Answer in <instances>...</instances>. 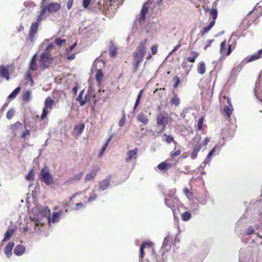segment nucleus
<instances>
[{
    "instance_id": "obj_50",
    "label": "nucleus",
    "mask_w": 262,
    "mask_h": 262,
    "mask_svg": "<svg viewBox=\"0 0 262 262\" xmlns=\"http://www.w3.org/2000/svg\"><path fill=\"white\" fill-rule=\"evenodd\" d=\"M125 122V114H123L122 118L121 119V120H120V121L119 122V126L122 127L124 125Z\"/></svg>"
},
{
    "instance_id": "obj_59",
    "label": "nucleus",
    "mask_w": 262,
    "mask_h": 262,
    "mask_svg": "<svg viewBox=\"0 0 262 262\" xmlns=\"http://www.w3.org/2000/svg\"><path fill=\"white\" fill-rule=\"evenodd\" d=\"M97 198V195L95 194H93L92 196H91L89 199L88 200V202L90 203L92 201H94Z\"/></svg>"
},
{
    "instance_id": "obj_46",
    "label": "nucleus",
    "mask_w": 262,
    "mask_h": 262,
    "mask_svg": "<svg viewBox=\"0 0 262 262\" xmlns=\"http://www.w3.org/2000/svg\"><path fill=\"white\" fill-rule=\"evenodd\" d=\"M66 42V39L61 38H56L55 40V43L59 46H61Z\"/></svg>"
},
{
    "instance_id": "obj_44",
    "label": "nucleus",
    "mask_w": 262,
    "mask_h": 262,
    "mask_svg": "<svg viewBox=\"0 0 262 262\" xmlns=\"http://www.w3.org/2000/svg\"><path fill=\"white\" fill-rule=\"evenodd\" d=\"M103 76V73L101 70H98L97 72L96 75V80L99 82L102 79Z\"/></svg>"
},
{
    "instance_id": "obj_45",
    "label": "nucleus",
    "mask_w": 262,
    "mask_h": 262,
    "mask_svg": "<svg viewBox=\"0 0 262 262\" xmlns=\"http://www.w3.org/2000/svg\"><path fill=\"white\" fill-rule=\"evenodd\" d=\"M15 111L13 109H10L6 114V117L8 119L10 120L14 115Z\"/></svg>"
},
{
    "instance_id": "obj_14",
    "label": "nucleus",
    "mask_w": 262,
    "mask_h": 262,
    "mask_svg": "<svg viewBox=\"0 0 262 262\" xmlns=\"http://www.w3.org/2000/svg\"><path fill=\"white\" fill-rule=\"evenodd\" d=\"M149 8V3H146L144 4L142 10L141 11V13L140 14V17L139 18V21L140 24H142L145 22V15L147 12L148 9Z\"/></svg>"
},
{
    "instance_id": "obj_21",
    "label": "nucleus",
    "mask_w": 262,
    "mask_h": 262,
    "mask_svg": "<svg viewBox=\"0 0 262 262\" xmlns=\"http://www.w3.org/2000/svg\"><path fill=\"white\" fill-rule=\"evenodd\" d=\"M99 170V167H96L92 170V172L87 174L85 177V181H89L92 180L96 176V173Z\"/></svg>"
},
{
    "instance_id": "obj_24",
    "label": "nucleus",
    "mask_w": 262,
    "mask_h": 262,
    "mask_svg": "<svg viewBox=\"0 0 262 262\" xmlns=\"http://www.w3.org/2000/svg\"><path fill=\"white\" fill-rule=\"evenodd\" d=\"M23 100L24 102H29L32 98V91L31 90H28L24 92L22 95Z\"/></svg>"
},
{
    "instance_id": "obj_55",
    "label": "nucleus",
    "mask_w": 262,
    "mask_h": 262,
    "mask_svg": "<svg viewBox=\"0 0 262 262\" xmlns=\"http://www.w3.org/2000/svg\"><path fill=\"white\" fill-rule=\"evenodd\" d=\"M76 46V43L75 42L70 47H68L66 50L67 52L69 53Z\"/></svg>"
},
{
    "instance_id": "obj_13",
    "label": "nucleus",
    "mask_w": 262,
    "mask_h": 262,
    "mask_svg": "<svg viewBox=\"0 0 262 262\" xmlns=\"http://www.w3.org/2000/svg\"><path fill=\"white\" fill-rule=\"evenodd\" d=\"M111 180V176L108 175L105 179L100 181L99 183L100 190L103 191L107 189L110 185Z\"/></svg>"
},
{
    "instance_id": "obj_32",
    "label": "nucleus",
    "mask_w": 262,
    "mask_h": 262,
    "mask_svg": "<svg viewBox=\"0 0 262 262\" xmlns=\"http://www.w3.org/2000/svg\"><path fill=\"white\" fill-rule=\"evenodd\" d=\"M180 100L177 95H174L170 99L171 105L177 106L180 104Z\"/></svg>"
},
{
    "instance_id": "obj_39",
    "label": "nucleus",
    "mask_w": 262,
    "mask_h": 262,
    "mask_svg": "<svg viewBox=\"0 0 262 262\" xmlns=\"http://www.w3.org/2000/svg\"><path fill=\"white\" fill-rule=\"evenodd\" d=\"M84 90L81 91L76 99V100L79 102L80 105L83 106L85 103V101H84L82 98V95L84 92Z\"/></svg>"
},
{
    "instance_id": "obj_28",
    "label": "nucleus",
    "mask_w": 262,
    "mask_h": 262,
    "mask_svg": "<svg viewBox=\"0 0 262 262\" xmlns=\"http://www.w3.org/2000/svg\"><path fill=\"white\" fill-rule=\"evenodd\" d=\"M36 54L33 55L32 57L30 63V69L32 71H36L37 69V63L36 61Z\"/></svg>"
},
{
    "instance_id": "obj_53",
    "label": "nucleus",
    "mask_w": 262,
    "mask_h": 262,
    "mask_svg": "<svg viewBox=\"0 0 262 262\" xmlns=\"http://www.w3.org/2000/svg\"><path fill=\"white\" fill-rule=\"evenodd\" d=\"M181 43L179 41L177 46L174 47L173 49L169 53V54H171L174 52H176L177 50H178L181 46Z\"/></svg>"
},
{
    "instance_id": "obj_7",
    "label": "nucleus",
    "mask_w": 262,
    "mask_h": 262,
    "mask_svg": "<svg viewBox=\"0 0 262 262\" xmlns=\"http://www.w3.org/2000/svg\"><path fill=\"white\" fill-rule=\"evenodd\" d=\"M53 60L51 57V54L49 51H45L42 53L40 56V67L42 69L47 68Z\"/></svg>"
},
{
    "instance_id": "obj_48",
    "label": "nucleus",
    "mask_w": 262,
    "mask_h": 262,
    "mask_svg": "<svg viewBox=\"0 0 262 262\" xmlns=\"http://www.w3.org/2000/svg\"><path fill=\"white\" fill-rule=\"evenodd\" d=\"M34 177V173L32 170L30 171L29 173L26 176V179L27 180H33Z\"/></svg>"
},
{
    "instance_id": "obj_58",
    "label": "nucleus",
    "mask_w": 262,
    "mask_h": 262,
    "mask_svg": "<svg viewBox=\"0 0 262 262\" xmlns=\"http://www.w3.org/2000/svg\"><path fill=\"white\" fill-rule=\"evenodd\" d=\"M84 207V205L82 203H78L76 204V208H75V210H78L79 209Z\"/></svg>"
},
{
    "instance_id": "obj_18",
    "label": "nucleus",
    "mask_w": 262,
    "mask_h": 262,
    "mask_svg": "<svg viewBox=\"0 0 262 262\" xmlns=\"http://www.w3.org/2000/svg\"><path fill=\"white\" fill-rule=\"evenodd\" d=\"M0 77L6 78L7 80H9L10 79L8 70L3 65L0 66Z\"/></svg>"
},
{
    "instance_id": "obj_22",
    "label": "nucleus",
    "mask_w": 262,
    "mask_h": 262,
    "mask_svg": "<svg viewBox=\"0 0 262 262\" xmlns=\"http://www.w3.org/2000/svg\"><path fill=\"white\" fill-rule=\"evenodd\" d=\"M138 121L142 123L144 125H146L148 122V119L143 113H140L137 117Z\"/></svg>"
},
{
    "instance_id": "obj_25",
    "label": "nucleus",
    "mask_w": 262,
    "mask_h": 262,
    "mask_svg": "<svg viewBox=\"0 0 262 262\" xmlns=\"http://www.w3.org/2000/svg\"><path fill=\"white\" fill-rule=\"evenodd\" d=\"M91 7H92L93 10L96 12H101L103 11V8L104 7L100 2L97 3V4L95 5L93 3L91 4Z\"/></svg>"
},
{
    "instance_id": "obj_17",
    "label": "nucleus",
    "mask_w": 262,
    "mask_h": 262,
    "mask_svg": "<svg viewBox=\"0 0 262 262\" xmlns=\"http://www.w3.org/2000/svg\"><path fill=\"white\" fill-rule=\"evenodd\" d=\"M84 129V125L80 124L74 126L73 131V135L75 137L79 136L83 132Z\"/></svg>"
},
{
    "instance_id": "obj_49",
    "label": "nucleus",
    "mask_w": 262,
    "mask_h": 262,
    "mask_svg": "<svg viewBox=\"0 0 262 262\" xmlns=\"http://www.w3.org/2000/svg\"><path fill=\"white\" fill-rule=\"evenodd\" d=\"M91 0H83L82 6L84 8H87L90 5Z\"/></svg>"
},
{
    "instance_id": "obj_61",
    "label": "nucleus",
    "mask_w": 262,
    "mask_h": 262,
    "mask_svg": "<svg viewBox=\"0 0 262 262\" xmlns=\"http://www.w3.org/2000/svg\"><path fill=\"white\" fill-rule=\"evenodd\" d=\"M142 245H144V248L146 247H150L152 245V243L150 241H147L142 243Z\"/></svg>"
},
{
    "instance_id": "obj_52",
    "label": "nucleus",
    "mask_w": 262,
    "mask_h": 262,
    "mask_svg": "<svg viewBox=\"0 0 262 262\" xmlns=\"http://www.w3.org/2000/svg\"><path fill=\"white\" fill-rule=\"evenodd\" d=\"M254 232V229L252 226H250L248 228L246 234L247 235H250L251 234H253Z\"/></svg>"
},
{
    "instance_id": "obj_36",
    "label": "nucleus",
    "mask_w": 262,
    "mask_h": 262,
    "mask_svg": "<svg viewBox=\"0 0 262 262\" xmlns=\"http://www.w3.org/2000/svg\"><path fill=\"white\" fill-rule=\"evenodd\" d=\"M14 232V230L13 229L8 230L5 233V236L3 241H8L13 235Z\"/></svg>"
},
{
    "instance_id": "obj_40",
    "label": "nucleus",
    "mask_w": 262,
    "mask_h": 262,
    "mask_svg": "<svg viewBox=\"0 0 262 262\" xmlns=\"http://www.w3.org/2000/svg\"><path fill=\"white\" fill-rule=\"evenodd\" d=\"M20 89L19 87L16 88L8 97L10 99H13L15 98L17 94L19 92Z\"/></svg>"
},
{
    "instance_id": "obj_26",
    "label": "nucleus",
    "mask_w": 262,
    "mask_h": 262,
    "mask_svg": "<svg viewBox=\"0 0 262 262\" xmlns=\"http://www.w3.org/2000/svg\"><path fill=\"white\" fill-rule=\"evenodd\" d=\"M63 213L62 211H59L57 212H53L52 217L51 218V223H55L59 221V217Z\"/></svg>"
},
{
    "instance_id": "obj_15",
    "label": "nucleus",
    "mask_w": 262,
    "mask_h": 262,
    "mask_svg": "<svg viewBox=\"0 0 262 262\" xmlns=\"http://www.w3.org/2000/svg\"><path fill=\"white\" fill-rule=\"evenodd\" d=\"M157 124L159 126H162V131L163 130L166 124L168 123V118L162 114H160L157 116Z\"/></svg>"
},
{
    "instance_id": "obj_11",
    "label": "nucleus",
    "mask_w": 262,
    "mask_h": 262,
    "mask_svg": "<svg viewBox=\"0 0 262 262\" xmlns=\"http://www.w3.org/2000/svg\"><path fill=\"white\" fill-rule=\"evenodd\" d=\"M178 199L174 195H168L165 198V204L173 210L174 205L177 203Z\"/></svg>"
},
{
    "instance_id": "obj_41",
    "label": "nucleus",
    "mask_w": 262,
    "mask_h": 262,
    "mask_svg": "<svg viewBox=\"0 0 262 262\" xmlns=\"http://www.w3.org/2000/svg\"><path fill=\"white\" fill-rule=\"evenodd\" d=\"M109 52L110 56L114 57L117 55V48L112 44V45L110 46Z\"/></svg>"
},
{
    "instance_id": "obj_12",
    "label": "nucleus",
    "mask_w": 262,
    "mask_h": 262,
    "mask_svg": "<svg viewBox=\"0 0 262 262\" xmlns=\"http://www.w3.org/2000/svg\"><path fill=\"white\" fill-rule=\"evenodd\" d=\"M221 148H222V146L219 145H216L208 153L207 157L206 158V159H205V160L204 161L203 164H204L205 165L204 166L207 164H208L210 163V161H211V159H210V157L212 156V155L213 154V153L216 151H217V154H218L220 152V151L221 150Z\"/></svg>"
},
{
    "instance_id": "obj_35",
    "label": "nucleus",
    "mask_w": 262,
    "mask_h": 262,
    "mask_svg": "<svg viewBox=\"0 0 262 262\" xmlns=\"http://www.w3.org/2000/svg\"><path fill=\"white\" fill-rule=\"evenodd\" d=\"M112 138V136H111L108 138V139L107 140L106 143H105V144L104 145L103 147H102V148L101 149V151H100V152L98 154V157L99 158H100V157H101L102 156V155H103L104 152L105 151L107 146H108L109 143L111 141Z\"/></svg>"
},
{
    "instance_id": "obj_42",
    "label": "nucleus",
    "mask_w": 262,
    "mask_h": 262,
    "mask_svg": "<svg viewBox=\"0 0 262 262\" xmlns=\"http://www.w3.org/2000/svg\"><path fill=\"white\" fill-rule=\"evenodd\" d=\"M165 137V141L168 143L170 144L171 142H173L175 144L177 143L174 140L173 138L171 135H167L166 134H164L163 135Z\"/></svg>"
},
{
    "instance_id": "obj_9",
    "label": "nucleus",
    "mask_w": 262,
    "mask_h": 262,
    "mask_svg": "<svg viewBox=\"0 0 262 262\" xmlns=\"http://www.w3.org/2000/svg\"><path fill=\"white\" fill-rule=\"evenodd\" d=\"M261 57H262V49L259 50L257 53L246 57L241 62V64L244 66L247 63L257 60Z\"/></svg>"
},
{
    "instance_id": "obj_23",
    "label": "nucleus",
    "mask_w": 262,
    "mask_h": 262,
    "mask_svg": "<svg viewBox=\"0 0 262 262\" xmlns=\"http://www.w3.org/2000/svg\"><path fill=\"white\" fill-rule=\"evenodd\" d=\"M25 247L22 245H18L15 248L14 253L17 256L21 255L25 251Z\"/></svg>"
},
{
    "instance_id": "obj_57",
    "label": "nucleus",
    "mask_w": 262,
    "mask_h": 262,
    "mask_svg": "<svg viewBox=\"0 0 262 262\" xmlns=\"http://www.w3.org/2000/svg\"><path fill=\"white\" fill-rule=\"evenodd\" d=\"M74 0H68V3H67V9L68 10H70L71 9L73 4Z\"/></svg>"
},
{
    "instance_id": "obj_54",
    "label": "nucleus",
    "mask_w": 262,
    "mask_h": 262,
    "mask_svg": "<svg viewBox=\"0 0 262 262\" xmlns=\"http://www.w3.org/2000/svg\"><path fill=\"white\" fill-rule=\"evenodd\" d=\"M174 80L175 81V83L173 84V86L174 88H176L178 86L179 83H180V78L178 76H177L174 77Z\"/></svg>"
},
{
    "instance_id": "obj_16",
    "label": "nucleus",
    "mask_w": 262,
    "mask_h": 262,
    "mask_svg": "<svg viewBox=\"0 0 262 262\" xmlns=\"http://www.w3.org/2000/svg\"><path fill=\"white\" fill-rule=\"evenodd\" d=\"M138 151L139 149L137 147L135 148L133 150L128 151L126 153L127 158L126 159V162H129L132 159H136Z\"/></svg>"
},
{
    "instance_id": "obj_33",
    "label": "nucleus",
    "mask_w": 262,
    "mask_h": 262,
    "mask_svg": "<svg viewBox=\"0 0 262 262\" xmlns=\"http://www.w3.org/2000/svg\"><path fill=\"white\" fill-rule=\"evenodd\" d=\"M205 71L206 68L205 63L203 61L200 62L198 67V72L199 74L203 75L205 73Z\"/></svg>"
},
{
    "instance_id": "obj_5",
    "label": "nucleus",
    "mask_w": 262,
    "mask_h": 262,
    "mask_svg": "<svg viewBox=\"0 0 262 262\" xmlns=\"http://www.w3.org/2000/svg\"><path fill=\"white\" fill-rule=\"evenodd\" d=\"M40 180L47 185H49L53 183V176L50 172L47 167H45L41 170Z\"/></svg>"
},
{
    "instance_id": "obj_8",
    "label": "nucleus",
    "mask_w": 262,
    "mask_h": 262,
    "mask_svg": "<svg viewBox=\"0 0 262 262\" xmlns=\"http://www.w3.org/2000/svg\"><path fill=\"white\" fill-rule=\"evenodd\" d=\"M54 100L50 97H48L45 101V105L40 116L41 120H43L47 116L48 113L52 109Z\"/></svg>"
},
{
    "instance_id": "obj_30",
    "label": "nucleus",
    "mask_w": 262,
    "mask_h": 262,
    "mask_svg": "<svg viewBox=\"0 0 262 262\" xmlns=\"http://www.w3.org/2000/svg\"><path fill=\"white\" fill-rule=\"evenodd\" d=\"M83 173L82 172H80L73 177H71L70 179H69L67 182V183H70L72 181H79L82 178L83 176Z\"/></svg>"
},
{
    "instance_id": "obj_63",
    "label": "nucleus",
    "mask_w": 262,
    "mask_h": 262,
    "mask_svg": "<svg viewBox=\"0 0 262 262\" xmlns=\"http://www.w3.org/2000/svg\"><path fill=\"white\" fill-rule=\"evenodd\" d=\"M231 52H232L231 46V45H229L228 47L227 52L225 54V56L229 55L230 54V53H231Z\"/></svg>"
},
{
    "instance_id": "obj_20",
    "label": "nucleus",
    "mask_w": 262,
    "mask_h": 262,
    "mask_svg": "<svg viewBox=\"0 0 262 262\" xmlns=\"http://www.w3.org/2000/svg\"><path fill=\"white\" fill-rule=\"evenodd\" d=\"M202 144L197 143L194 147L193 150L191 154L190 157L194 160L197 157L198 152L201 150L202 148Z\"/></svg>"
},
{
    "instance_id": "obj_2",
    "label": "nucleus",
    "mask_w": 262,
    "mask_h": 262,
    "mask_svg": "<svg viewBox=\"0 0 262 262\" xmlns=\"http://www.w3.org/2000/svg\"><path fill=\"white\" fill-rule=\"evenodd\" d=\"M41 11L37 15L36 21L32 23L30 28L29 33V39L31 41H33L34 39L35 36L37 33L38 28L40 22L45 20L49 15V13L46 8L44 7L43 5L40 6Z\"/></svg>"
},
{
    "instance_id": "obj_38",
    "label": "nucleus",
    "mask_w": 262,
    "mask_h": 262,
    "mask_svg": "<svg viewBox=\"0 0 262 262\" xmlns=\"http://www.w3.org/2000/svg\"><path fill=\"white\" fill-rule=\"evenodd\" d=\"M181 217L183 221H188L191 217V214L189 211H185L182 213Z\"/></svg>"
},
{
    "instance_id": "obj_29",
    "label": "nucleus",
    "mask_w": 262,
    "mask_h": 262,
    "mask_svg": "<svg viewBox=\"0 0 262 262\" xmlns=\"http://www.w3.org/2000/svg\"><path fill=\"white\" fill-rule=\"evenodd\" d=\"M216 6V3L214 2L213 4V7H214V8H212V9H211L210 12V14L213 18L212 20H214L215 21V19H216V18L217 17V13H218L217 10L216 8H215Z\"/></svg>"
},
{
    "instance_id": "obj_6",
    "label": "nucleus",
    "mask_w": 262,
    "mask_h": 262,
    "mask_svg": "<svg viewBox=\"0 0 262 262\" xmlns=\"http://www.w3.org/2000/svg\"><path fill=\"white\" fill-rule=\"evenodd\" d=\"M209 198V194L208 191H205L203 193L198 194V196H195V199L197 201L198 203H193V207L195 209H198L199 207L198 204L201 205H205L207 204V201Z\"/></svg>"
},
{
    "instance_id": "obj_51",
    "label": "nucleus",
    "mask_w": 262,
    "mask_h": 262,
    "mask_svg": "<svg viewBox=\"0 0 262 262\" xmlns=\"http://www.w3.org/2000/svg\"><path fill=\"white\" fill-rule=\"evenodd\" d=\"M144 245H141L140 249V255L139 257L140 258H142L144 255Z\"/></svg>"
},
{
    "instance_id": "obj_34",
    "label": "nucleus",
    "mask_w": 262,
    "mask_h": 262,
    "mask_svg": "<svg viewBox=\"0 0 262 262\" xmlns=\"http://www.w3.org/2000/svg\"><path fill=\"white\" fill-rule=\"evenodd\" d=\"M171 165V164L164 162L160 163L157 166V168L161 170H166L168 168L170 167Z\"/></svg>"
},
{
    "instance_id": "obj_4",
    "label": "nucleus",
    "mask_w": 262,
    "mask_h": 262,
    "mask_svg": "<svg viewBox=\"0 0 262 262\" xmlns=\"http://www.w3.org/2000/svg\"><path fill=\"white\" fill-rule=\"evenodd\" d=\"M171 241V238L167 235L164 239L163 245L160 250V252L162 254V258H161L159 257L157 258V260L159 262H165L166 257L164 256V253L166 251H168L170 249V242Z\"/></svg>"
},
{
    "instance_id": "obj_3",
    "label": "nucleus",
    "mask_w": 262,
    "mask_h": 262,
    "mask_svg": "<svg viewBox=\"0 0 262 262\" xmlns=\"http://www.w3.org/2000/svg\"><path fill=\"white\" fill-rule=\"evenodd\" d=\"M50 209L44 207L39 210L38 214L36 216L34 217H30L34 225V229L35 230H38V229L37 228L43 226L46 222H48V224L50 225L51 217L50 216Z\"/></svg>"
},
{
    "instance_id": "obj_56",
    "label": "nucleus",
    "mask_w": 262,
    "mask_h": 262,
    "mask_svg": "<svg viewBox=\"0 0 262 262\" xmlns=\"http://www.w3.org/2000/svg\"><path fill=\"white\" fill-rule=\"evenodd\" d=\"M27 77H29V80L30 81L31 85H33L34 84V81L32 79L31 74L29 72L27 73Z\"/></svg>"
},
{
    "instance_id": "obj_60",
    "label": "nucleus",
    "mask_w": 262,
    "mask_h": 262,
    "mask_svg": "<svg viewBox=\"0 0 262 262\" xmlns=\"http://www.w3.org/2000/svg\"><path fill=\"white\" fill-rule=\"evenodd\" d=\"M157 46H153L151 48V51L153 55H155L157 52Z\"/></svg>"
},
{
    "instance_id": "obj_64",
    "label": "nucleus",
    "mask_w": 262,
    "mask_h": 262,
    "mask_svg": "<svg viewBox=\"0 0 262 262\" xmlns=\"http://www.w3.org/2000/svg\"><path fill=\"white\" fill-rule=\"evenodd\" d=\"M67 57L68 59H69V60H73L75 57V54H69L68 53V55H67Z\"/></svg>"
},
{
    "instance_id": "obj_27",
    "label": "nucleus",
    "mask_w": 262,
    "mask_h": 262,
    "mask_svg": "<svg viewBox=\"0 0 262 262\" xmlns=\"http://www.w3.org/2000/svg\"><path fill=\"white\" fill-rule=\"evenodd\" d=\"M215 23L214 20H212L209 24L205 27H203L202 30L201 31V34L202 35H205L206 33H208L210 30L213 27Z\"/></svg>"
},
{
    "instance_id": "obj_62",
    "label": "nucleus",
    "mask_w": 262,
    "mask_h": 262,
    "mask_svg": "<svg viewBox=\"0 0 262 262\" xmlns=\"http://www.w3.org/2000/svg\"><path fill=\"white\" fill-rule=\"evenodd\" d=\"M181 154V151L180 150L178 149L176 151H175L172 154V157H176L178 156H179Z\"/></svg>"
},
{
    "instance_id": "obj_47",
    "label": "nucleus",
    "mask_w": 262,
    "mask_h": 262,
    "mask_svg": "<svg viewBox=\"0 0 262 262\" xmlns=\"http://www.w3.org/2000/svg\"><path fill=\"white\" fill-rule=\"evenodd\" d=\"M203 121H204V119L203 117H201L200 118H199L198 122V124H197V127L199 130L202 129Z\"/></svg>"
},
{
    "instance_id": "obj_43",
    "label": "nucleus",
    "mask_w": 262,
    "mask_h": 262,
    "mask_svg": "<svg viewBox=\"0 0 262 262\" xmlns=\"http://www.w3.org/2000/svg\"><path fill=\"white\" fill-rule=\"evenodd\" d=\"M191 54L193 55V56L187 57V60L189 62H194L196 58L198 56L199 53L197 52L192 51Z\"/></svg>"
},
{
    "instance_id": "obj_19",
    "label": "nucleus",
    "mask_w": 262,
    "mask_h": 262,
    "mask_svg": "<svg viewBox=\"0 0 262 262\" xmlns=\"http://www.w3.org/2000/svg\"><path fill=\"white\" fill-rule=\"evenodd\" d=\"M14 243L13 242H9L5 248V254L8 257H10L12 255V250L14 247Z\"/></svg>"
},
{
    "instance_id": "obj_31",
    "label": "nucleus",
    "mask_w": 262,
    "mask_h": 262,
    "mask_svg": "<svg viewBox=\"0 0 262 262\" xmlns=\"http://www.w3.org/2000/svg\"><path fill=\"white\" fill-rule=\"evenodd\" d=\"M233 107L232 106H225L223 108V111L224 113L226 115L228 118L230 117L232 112H233Z\"/></svg>"
},
{
    "instance_id": "obj_1",
    "label": "nucleus",
    "mask_w": 262,
    "mask_h": 262,
    "mask_svg": "<svg viewBox=\"0 0 262 262\" xmlns=\"http://www.w3.org/2000/svg\"><path fill=\"white\" fill-rule=\"evenodd\" d=\"M146 42V39L142 40L133 54L134 72L137 71L139 66L143 61V57L146 53L147 49L145 47Z\"/></svg>"
},
{
    "instance_id": "obj_10",
    "label": "nucleus",
    "mask_w": 262,
    "mask_h": 262,
    "mask_svg": "<svg viewBox=\"0 0 262 262\" xmlns=\"http://www.w3.org/2000/svg\"><path fill=\"white\" fill-rule=\"evenodd\" d=\"M45 8H46L48 12L51 13H54L58 12L60 8L61 5L57 3H50L47 5L42 4Z\"/></svg>"
},
{
    "instance_id": "obj_37",
    "label": "nucleus",
    "mask_w": 262,
    "mask_h": 262,
    "mask_svg": "<svg viewBox=\"0 0 262 262\" xmlns=\"http://www.w3.org/2000/svg\"><path fill=\"white\" fill-rule=\"evenodd\" d=\"M226 45V40H224L222 41L220 44V53L224 58H225V47Z\"/></svg>"
}]
</instances>
